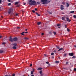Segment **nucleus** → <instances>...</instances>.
Masks as SVG:
<instances>
[{
	"instance_id": "f257e3e1",
	"label": "nucleus",
	"mask_w": 76,
	"mask_h": 76,
	"mask_svg": "<svg viewBox=\"0 0 76 76\" xmlns=\"http://www.w3.org/2000/svg\"><path fill=\"white\" fill-rule=\"evenodd\" d=\"M33 0H30L29 1V4L31 6H34V5H37V4L36 1H32Z\"/></svg>"
},
{
	"instance_id": "f03ea898",
	"label": "nucleus",
	"mask_w": 76,
	"mask_h": 76,
	"mask_svg": "<svg viewBox=\"0 0 76 76\" xmlns=\"http://www.w3.org/2000/svg\"><path fill=\"white\" fill-rule=\"evenodd\" d=\"M41 2H42V4H48V3H50V1L48 2L47 0H41Z\"/></svg>"
},
{
	"instance_id": "7ed1b4c3",
	"label": "nucleus",
	"mask_w": 76,
	"mask_h": 76,
	"mask_svg": "<svg viewBox=\"0 0 76 76\" xmlns=\"http://www.w3.org/2000/svg\"><path fill=\"white\" fill-rule=\"evenodd\" d=\"M17 43H15L13 44V45L14 46L12 47L13 49H16V46H17Z\"/></svg>"
},
{
	"instance_id": "20e7f679",
	"label": "nucleus",
	"mask_w": 76,
	"mask_h": 76,
	"mask_svg": "<svg viewBox=\"0 0 76 76\" xmlns=\"http://www.w3.org/2000/svg\"><path fill=\"white\" fill-rule=\"evenodd\" d=\"M12 11H13V8H10L8 12V14H10V13H11Z\"/></svg>"
},
{
	"instance_id": "39448f33",
	"label": "nucleus",
	"mask_w": 76,
	"mask_h": 76,
	"mask_svg": "<svg viewBox=\"0 0 76 76\" xmlns=\"http://www.w3.org/2000/svg\"><path fill=\"white\" fill-rule=\"evenodd\" d=\"M9 40L11 42H13V39H12V37H10V39H9Z\"/></svg>"
},
{
	"instance_id": "423d86ee",
	"label": "nucleus",
	"mask_w": 76,
	"mask_h": 76,
	"mask_svg": "<svg viewBox=\"0 0 76 76\" xmlns=\"http://www.w3.org/2000/svg\"><path fill=\"white\" fill-rule=\"evenodd\" d=\"M69 55L70 56H74V54H73V53H69Z\"/></svg>"
},
{
	"instance_id": "0eeeda50",
	"label": "nucleus",
	"mask_w": 76,
	"mask_h": 76,
	"mask_svg": "<svg viewBox=\"0 0 76 76\" xmlns=\"http://www.w3.org/2000/svg\"><path fill=\"white\" fill-rule=\"evenodd\" d=\"M18 41V38L17 37H14L13 39V41Z\"/></svg>"
},
{
	"instance_id": "6e6552de",
	"label": "nucleus",
	"mask_w": 76,
	"mask_h": 76,
	"mask_svg": "<svg viewBox=\"0 0 76 76\" xmlns=\"http://www.w3.org/2000/svg\"><path fill=\"white\" fill-rule=\"evenodd\" d=\"M66 19L67 20H66V22H67V21H68V22H70L71 20H69V19L68 18H66Z\"/></svg>"
},
{
	"instance_id": "1a4fd4ad",
	"label": "nucleus",
	"mask_w": 76,
	"mask_h": 76,
	"mask_svg": "<svg viewBox=\"0 0 76 76\" xmlns=\"http://www.w3.org/2000/svg\"><path fill=\"white\" fill-rule=\"evenodd\" d=\"M4 50H0V53H1V54H2L3 53H4Z\"/></svg>"
},
{
	"instance_id": "9d476101",
	"label": "nucleus",
	"mask_w": 76,
	"mask_h": 76,
	"mask_svg": "<svg viewBox=\"0 0 76 76\" xmlns=\"http://www.w3.org/2000/svg\"><path fill=\"white\" fill-rule=\"evenodd\" d=\"M42 68L41 67H39L37 69L38 70H42Z\"/></svg>"
},
{
	"instance_id": "9b49d317",
	"label": "nucleus",
	"mask_w": 76,
	"mask_h": 76,
	"mask_svg": "<svg viewBox=\"0 0 76 76\" xmlns=\"http://www.w3.org/2000/svg\"><path fill=\"white\" fill-rule=\"evenodd\" d=\"M63 49V48H61L60 49H59L58 50V51H61Z\"/></svg>"
},
{
	"instance_id": "f8f14e48",
	"label": "nucleus",
	"mask_w": 76,
	"mask_h": 76,
	"mask_svg": "<svg viewBox=\"0 0 76 76\" xmlns=\"http://www.w3.org/2000/svg\"><path fill=\"white\" fill-rule=\"evenodd\" d=\"M33 70L31 71V73L30 75H32L33 73H34V69H33Z\"/></svg>"
},
{
	"instance_id": "ddd939ff",
	"label": "nucleus",
	"mask_w": 76,
	"mask_h": 76,
	"mask_svg": "<svg viewBox=\"0 0 76 76\" xmlns=\"http://www.w3.org/2000/svg\"><path fill=\"white\" fill-rule=\"evenodd\" d=\"M36 14L38 16H40V14H39L37 12H36Z\"/></svg>"
},
{
	"instance_id": "4468645a",
	"label": "nucleus",
	"mask_w": 76,
	"mask_h": 76,
	"mask_svg": "<svg viewBox=\"0 0 76 76\" xmlns=\"http://www.w3.org/2000/svg\"><path fill=\"white\" fill-rule=\"evenodd\" d=\"M66 7H69V4L67 2L66 3Z\"/></svg>"
},
{
	"instance_id": "2eb2a0df",
	"label": "nucleus",
	"mask_w": 76,
	"mask_h": 76,
	"mask_svg": "<svg viewBox=\"0 0 76 76\" xmlns=\"http://www.w3.org/2000/svg\"><path fill=\"white\" fill-rule=\"evenodd\" d=\"M70 13H75V11H70Z\"/></svg>"
},
{
	"instance_id": "dca6fc26",
	"label": "nucleus",
	"mask_w": 76,
	"mask_h": 76,
	"mask_svg": "<svg viewBox=\"0 0 76 76\" xmlns=\"http://www.w3.org/2000/svg\"><path fill=\"white\" fill-rule=\"evenodd\" d=\"M67 56V54L66 53H64L63 55L64 57H66Z\"/></svg>"
},
{
	"instance_id": "f3484780",
	"label": "nucleus",
	"mask_w": 76,
	"mask_h": 76,
	"mask_svg": "<svg viewBox=\"0 0 76 76\" xmlns=\"http://www.w3.org/2000/svg\"><path fill=\"white\" fill-rule=\"evenodd\" d=\"M19 4V2H16L15 3V5H16V4Z\"/></svg>"
},
{
	"instance_id": "a211bd4d",
	"label": "nucleus",
	"mask_w": 76,
	"mask_h": 76,
	"mask_svg": "<svg viewBox=\"0 0 76 76\" xmlns=\"http://www.w3.org/2000/svg\"><path fill=\"white\" fill-rule=\"evenodd\" d=\"M41 22H38L37 23V24L39 25H40V24H41Z\"/></svg>"
},
{
	"instance_id": "6ab92c4d",
	"label": "nucleus",
	"mask_w": 76,
	"mask_h": 76,
	"mask_svg": "<svg viewBox=\"0 0 76 76\" xmlns=\"http://www.w3.org/2000/svg\"><path fill=\"white\" fill-rule=\"evenodd\" d=\"M62 20H65V19H64V17H62Z\"/></svg>"
},
{
	"instance_id": "aec40b11",
	"label": "nucleus",
	"mask_w": 76,
	"mask_h": 76,
	"mask_svg": "<svg viewBox=\"0 0 76 76\" xmlns=\"http://www.w3.org/2000/svg\"><path fill=\"white\" fill-rule=\"evenodd\" d=\"M25 33L24 32H23L22 33H21V34L22 35H24V34H23Z\"/></svg>"
},
{
	"instance_id": "412c9836",
	"label": "nucleus",
	"mask_w": 76,
	"mask_h": 76,
	"mask_svg": "<svg viewBox=\"0 0 76 76\" xmlns=\"http://www.w3.org/2000/svg\"><path fill=\"white\" fill-rule=\"evenodd\" d=\"M55 63H60V61H57L55 62Z\"/></svg>"
},
{
	"instance_id": "4be33fe9",
	"label": "nucleus",
	"mask_w": 76,
	"mask_h": 76,
	"mask_svg": "<svg viewBox=\"0 0 76 76\" xmlns=\"http://www.w3.org/2000/svg\"><path fill=\"white\" fill-rule=\"evenodd\" d=\"M56 48L58 49H60V47H59V46H57Z\"/></svg>"
},
{
	"instance_id": "5701e85b",
	"label": "nucleus",
	"mask_w": 76,
	"mask_h": 76,
	"mask_svg": "<svg viewBox=\"0 0 76 76\" xmlns=\"http://www.w3.org/2000/svg\"><path fill=\"white\" fill-rule=\"evenodd\" d=\"M37 4H40V2H39V1H37Z\"/></svg>"
},
{
	"instance_id": "b1692460",
	"label": "nucleus",
	"mask_w": 76,
	"mask_h": 76,
	"mask_svg": "<svg viewBox=\"0 0 76 76\" xmlns=\"http://www.w3.org/2000/svg\"><path fill=\"white\" fill-rule=\"evenodd\" d=\"M48 13H49V14H50V15L51 14H52V12H48Z\"/></svg>"
},
{
	"instance_id": "393cba45",
	"label": "nucleus",
	"mask_w": 76,
	"mask_h": 76,
	"mask_svg": "<svg viewBox=\"0 0 76 76\" xmlns=\"http://www.w3.org/2000/svg\"><path fill=\"white\" fill-rule=\"evenodd\" d=\"M72 58H76V56H74L73 57H72Z\"/></svg>"
},
{
	"instance_id": "a878e982",
	"label": "nucleus",
	"mask_w": 76,
	"mask_h": 76,
	"mask_svg": "<svg viewBox=\"0 0 76 76\" xmlns=\"http://www.w3.org/2000/svg\"><path fill=\"white\" fill-rule=\"evenodd\" d=\"M61 10H63L64 9V7H61Z\"/></svg>"
},
{
	"instance_id": "bb28decb",
	"label": "nucleus",
	"mask_w": 76,
	"mask_h": 76,
	"mask_svg": "<svg viewBox=\"0 0 76 76\" xmlns=\"http://www.w3.org/2000/svg\"><path fill=\"white\" fill-rule=\"evenodd\" d=\"M42 73V70L40 71L39 73H40V74H41Z\"/></svg>"
},
{
	"instance_id": "cd10ccee",
	"label": "nucleus",
	"mask_w": 76,
	"mask_h": 76,
	"mask_svg": "<svg viewBox=\"0 0 76 76\" xmlns=\"http://www.w3.org/2000/svg\"><path fill=\"white\" fill-rule=\"evenodd\" d=\"M54 54V53H51V55L52 56H53Z\"/></svg>"
},
{
	"instance_id": "c85d7f7f",
	"label": "nucleus",
	"mask_w": 76,
	"mask_h": 76,
	"mask_svg": "<svg viewBox=\"0 0 76 76\" xmlns=\"http://www.w3.org/2000/svg\"><path fill=\"white\" fill-rule=\"evenodd\" d=\"M53 33H54V35L56 34V32H53Z\"/></svg>"
},
{
	"instance_id": "c756f323",
	"label": "nucleus",
	"mask_w": 76,
	"mask_h": 76,
	"mask_svg": "<svg viewBox=\"0 0 76 76\" xmlns=\"http://www.w3.org/2000/svg\"><path fill=\"white\" fill-rule=\"evenodd\" d=\"M67 31L68 32H69L70 31V29L69 28H67Z\"/></svg>"
},
{
	"instance_id": "7c9ffc66",
	"label": "nucleus",
	"mask_w": 76,
	"mask_h": 76,
	"mask_svg": "<svg viewBox=\"0 0 76 76\" xmlns=\"http://www.w3.org/2000/svg\"><path fill=\"white\" fill-rule=\"evenodd\" d=\"M73 18H76V16L75 15H73Z\"/></svg>"
},
{
	"instance_id": "2f4dec72",
	"label": "nucleus",
	"mask_w": 76,
	"mask_h": 76,
	"mask_svg": "<svg viewBox=\"0 0 76 76\" xmlns=\"http://www.w3.org/2000/svg\"><path fill=\"white\" fill-rule=\"evenodd\" d=\"M74 71H75V72H76V68H74Z\"/></svg>"
},
{
	"instance_id": "473e14b6",
	"label": "nucleus",
	"mask_w": 76,
	"mask_h": 76,
	"mask_svg": "<svg viewBox=\"0 0 76 76\" xmlns=\"http://www.w3.org/2000/svg\"><path fill=\"white\" fill-rule=\"evenodd\" d=\"M24 39H28V38L27 37H24Z\"/></svg>"
},
{
	"instance_id": "72a5a7b5",
	"label": "nucleus",
	"mask_w": 76,
	"mask_h": 76,
	"mask_svg": "<svg viewBox=\"0 0 76 76\" xmlns=\"http://www.w3.org/2000/svg\"><path fill=\"white\" fill-rule=\"evenodd\" d=\"M11 3H9L8 4V6H10V5L11 4Z\"/></svg>"
},
{
	"instance_id": "f704fd0d",
	"label": "nucleus",
	"mask_w": 76,
	"mask_h": 76,
	"mask_svg": "<svg viewBox=\"0 0 76 76\" xmlns=\"http://www.w3.org/2000/svg\"><path fill=\"white\" fill-rule=\"evenodd\" d=\"M21 12H22V13H23V12H24V11H23V10H21Z\"/></svg>"
},
{
	"instance_id": "c9c22d12",
	"label": "nucleus",
	"mask_w": 76,
	"mask_h": 76,
	"mask_svg": "<svg viewBox=\"0 0 76 76\" xmlns=\"http://www.w3.org/2000/svg\"><path fill=\"white\" fill-rule=\"evenodd\" d=\"M46 64H49V62L48 61H47L46 62Z\"/></svg>"
},
{
	"instance_id": "e433bc0d",
	"label": "nucleus",
	"mask_w": 76,
	"mask_h": 76,
	"mask_svg": "<svg viewBox=\"0 0 76 76\" xmlns=\"http://www.w3.org/2000/svg\"><path fill=\"white\" fill-rule=\"evenodd\" d=\"M57 26H60V25L59 24H57Z\"/></svg>"
},
{
	"instance_id": "4c0bfd02",
	"label": "nucleus",
	"mask_w": 76,
	"mask_h": 76,
	"mask_svg": "<svg viewBox=\"0 0 76 76\" xmlns=\"http://www.w3.org/2000/svg\"><path fill=\"white\" fill-rule=\"evenodd\" d=\"M65 28H67V25H65Z\"/></svg>"
},
{
	"instance_id": "58836bf2",
	"label": "nucleus",
	"mask_w": 76,
	"mask_h": 76,
	"mask_svg": "<svg viewBox=\"0 0 76 76\" xmlns=\"http://www.w3.org/2000/svg\"><path fill=\"white\" fill-rule=\"evenodd\" d=\"M12 76H15V74H12Z\"/></svg>"
},
{
	"instance_id": "ea45409f",
	"label": "nucleus",
	"mask_w": 76,
	"mask_h": 76,
	"mask_svg": "<svg viewBox=\"0 0 76 76\" xmlns=\"http://www.w3.org/2000/svg\"><path fill=\"white\" fill-rule=\"evenodd\" d=\"M5 44H6V43H5V42H3L2 43V44H3V45H5Z\"/></svg>"
},
{
	"instance_id": "a19ab883",
	"label": "nucleus",
	"mask_w": 76,
	"mask_h": 76,
	"mask_svg": "<svg viewBox=\"0 0 76 76\" xmlns=\"http://www.w3.org/2000/svg\"><path fill=\"white\" fill-rule=\"evenodd\" d=\"M4 76H11V75H5Z\"/></svg>"
},
{
	"instance_id": "79ce46f5",
	"label": "nucleus",
	"mask_w": 76,
	"mask_h": 76,
	"mask_svg": "<svg viewBox=\"0 0 76 76\" xmlns=\"http://www.w3.org/2000/svg\"><path fill=\"white\" fill-rule=\"evenodd\" d=\"M62 4H64V5L65 4V2H62Z\"/></svg>"
},
{
	"instance_id": "37998d69",
	"label": "nucleus",
	"mask_w": 76,
	"mask_h": 76,
	"mask_svg": "<svg viewBox=\"0 0 76 76\" xmlns=\"http://www.w3.org/2000/svg\"><path fill=\"white\" fill-rule=\"evenodd\" d=\"M1 1H2L1 0H0V4H1Z\"/></svg>"
},
{
	"instance_id": "c03bdc74",
	"label": "nucleus",
	"mask_w": 76,
	"mask_h": 76,
	"mask_svg": "<svg viewBox=\"0 0 76 76\" xmlns=\"http://www.w3.org/2000/svg\"><path fill=\"white\" fill-rule=\"evenodd\" d=\"M32 12H33V13H35V11L33 10L32 11Z\"/></svg>"
},
{
	"instance_id": "a18cd8bd",
	"label": "nucleus",
	"mask_w": 76,
	"mask_h": 76,
	"mask_svg": "<svg viewBox=\"0 0 76 76\" xmlns=\"http://www.w3.org/2000/svg\"><path fill=\"white\" fill-rule=\"evenodd\" d=\"M30 67H32V64H31L30 65Z\"/></svg>"
},
{
	"instance_id": "49530a36",
	"label": "nucleus",
	"mask_w": 76,
	"mask_h": 76,
	"mask_svg": "<svg viewBox=\"0 0 76 76\" xmlns=\"http://www.w3.org/2000/svg\"><path fill=\"white\" fill-rule=\"evenodd\" d=\"M18 14H15V16H18Z\"/></svg>"
},
{
	"instance_id": "de8ad7c7",
	"label": "nucleus",
	"mask_w": 76,
	"mask_h": 76,
	"mask_svg": "<svg viewBox=\"0 0 76 76\" xmlns=\"http://www.w3.org/2000/svg\"><path fill=\"white\" fill-rule=\"evenodd\" d=\"M17 29H20V27H18L17 28Z\"/></svg>"
},
{
	"instance_id": "09e8293b",
	"label": "nucleus",
	"mask_w": 76,
	"mask_h": 76,
	"mask_svg": "<svg viewBox=\"0 0 76 76\" xmlns=\"http://www.w3.org/2000/svg\"><path fill=\"white\" fill-rule=\"evenodd\" d=\"M49 34H51V31H50L49 32Z\"/></svg>"
},
{
	"instance_id": "8fccbe9b",
	"label": "nucleus",
	"mask_w": 76,
	"mask_h": 76,
	"mask_svg": "<svg viewBox=\"0 0 76 76\" xmlns=\"http://www.w3.org/2000/svg\"><path fill=\"white\" fill-rule=\"evenodd\" d=\"M69 64V62H66V64Z\"/></svg>"
},
{
	"instance_id": "3c124183",
	"label": "nucleus",
	"mask_w": 76,
	"mask_h": 76,
	"mask_svg": "<svg viewBox=\"0 0 76 76\" xmlns=\"http://www.w3.org/2000/svg\"><path fill=\"white\" fill-rule=\"evenodd\" d=\"M40 74L41 76H43V74L42 73L41 74Z\"/></svg>"
},
{
	"instance_id": "603ef678",
	"label": "nucleus",
	"mask_w": 76,
	"mask_h": 76,
	"mask_svg": "<svg viewBox=\"0 0 76 76\" xmlns=\"http://www.w3.org/2000/svg\"><path fill=\"white\" fill-rule=\"evenodd\" d=\"M9 2H10V0H7Z\"/></svg>"
},
{
	"instance_id": "864d4df0",
	"label": "nucleus",
	"mask_w": 76,
	"mask_h": 76,
	"mask_svg": "<svg viewBox=\"0 0 76 76\" xmlns=\"http://www.w3.org/2000/svg\"><path fill=\"white\" fill-rule=\"evenodd\" d=\"M35 10H36V11H37V8H35Z\"/></svg>"
},
{
	"instance_id": "5fc2aeb1",
	"label": "nucleus",
	"mask_w": 76,
	"mask_h": 76,
	"mask_svg": "<svg viewBox=\"0 0 76 76\" xmlns=\"http://www.w3.org/2000/svg\"><path fill=\"white\" fill-rule=\"evenodd\" d=\"M42 35H44V33H42Z\"/></svg>"
},
{
	"instance_id": "6e6d98bb",
	"label": "nucleus",
	"mask_w": 76,
	"mask_h": 76,
	"mask_svg": "<svg viewBox=\"0 0 76 76\" xmlns=\"http://www.w3.org/2000/svg\"><path fill=\"white\" fill-rule=\"evenodd\" d=\"M52 58H54V56H52Z\"/></svg>"
},
{
	"instance_id": "4d7b16f0",
	"label": "nucleus",
	"mask_w": 76,
	"mask_h": 76,
	"mask_svg": "<svg viewBox=\"0 0 76 76\" xmlns=\"http://www.w3.org/2000/svg\"><path fill=\"white\" fill-rule=\"evenodd\" d=\"M54 52L55 53H57V51L56 50H54Z\"/></svg>"
},
{
	"instance_id": "13d9d810",
	"label": "nucleus",
	"mask_w": 76,
	"mask_h": 76,
	"mask_svg": "<svg viewBox=\"0 0 76 76\" xmlns=\"http://www.w3.org/2000/svg\"><path fill=\"white\" fill-rule=\"evenodd\" d=\"M2 36H0V38H1V37H2Z\"/></svg>"
},
{
	"instance_id": "bf43d9fd",
	"label": "nucleus",
	"mask_w": 76,
	"mask_h": 76,
	"mask_svg": "<svg viewBox=\"0 0 76 76\" xmlns=\"http://www.w3.org/2000/svg\"><path fill=\"white\" fill-rule=\"evenodd\" d=\"M64 6H63V5H61V7H64Z\"/></svg>"
},
{
	"instance_id": "052dcab7",
	"label": "nucleus",
	"mask_w": 76,
	"mask_h": 76,
	"mask_svg": "<svg viewBox=\"0 0 76 76\" xmlns=\"http://www.w3.org/2000/svg\"><path fill=\"white\" fill-rule=\"evenodd\" d=\"M27 30H28V29H25V31H27Z\"/></svg>"
},
{
	"instance_id": "680f3d73",
	"label": "nucleus",
	"mask_w": 76,
	"mask_h": 76,
	"mask_svg": "<svg viewBox=\"0 0 76 76\" xmlns=\"http://www.w3.org/2000/svg\"><path fill=\"white\" fill-rule=\"evenodd\" d=\"M63 69H66V68H63Z\"/></svg>"
},
{
	"instance_id": "e2e57ef3",
	"label": "nucleus",
	"mask_w": 76,
	"mask_h": 76,
	"mask_svg": "<svg viewBox=\"0 0 76 76\" xmlns=\"http://www.w3.org/2000/svg\"><path fill=\"white\" fill-rule=\"evenodd\" d=\"M25 33H26V34H28V32H25Z\"/></svg>"
},
{
	"instance_id": "0e129e2a",
	"label": "nucleus",
	"mask_w": 76,
	"mask_h": 76,
	"mask_svg": "<svg viewBox=\"0 0 76 76\" xmlns=\"http://www.w3.org/2000/svg\"><path fill=\"white\" fill-rule=\"evenodd\" d=\"M25 4H26V3H24V4H23L24 5H25Z\"/></svg>"
},
{
	"instance_id": "69168bd1",
	"label": "nucleus",
	"mask_w": 76,
	"mask_h": 76,
	"mask_svg": "<svg viewBox=\"0 0 76 76\" xmlns=\"http://www.w3.org/2000/svg\"><path fill=\"white\" fill-rule=\"evenodd\" d=\"M74 47H75V48H76V45H75V46H74Z\"/></svg>"
},
{
	"instance_id": "338daca9",
	"label": "nucleus",
	"mask_w": 76,
	"mask_h": 76,
	"mask_svg": "<svg viewBox=\"0 0 76 76\" xmlns=\"http://www.w3.org/2000/svg\"><path fill=\"white\" fill-rule=\"evenodd\" d=\"M58 28H60V27H58Z\"/></svg>"
},
{
	"instance_id": "774afa93",
	"label": "nucleus",
	"mask_w": 76,
	"mask_h": 76,
	"mask_svg": "<svg viewBox=\"0 0 76 76\" xmlns=\"http://www.w3.org/2000/svg\"><path fill=\"white\" fill-rule=\"evenodd\" d=\"M60 58V56L58 57V58Z\"/></svg>"
}]
</instances>
